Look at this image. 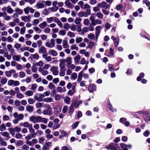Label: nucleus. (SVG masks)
Masks as SVG:
<instances>
[{"label": "nucleus", "instance_id": "obj_52", "mask_svg": "<svg viewBox=\"0 0 150 150\" xmlns=\"http://www.w3.org/2000/svg\"><path fill=\"white\" fill-rule=\"evenodd\" d=\"M33 29L35 32L38 33H40L42 31L39 28L37 27H33Z\"/></svg>", "mask_w": 150, "mask_h": 150}, {"label": "nucleus", "instance_id": "obj_16", "mask_svg": "<svg viewBox=\"0 0 150 150\" xmlns=\"http://www.w3.org/2000/svg\"><path fill=\"white\" fill-rule=\"evenodd\" d=\"M46 52V49L43 46L41 47L38 50V53L39 54L45 53Z\"/></svg>", "mask_w": 150, "mask_h": 150}, {"label": "nucleus", "instance_id": "obj_42", "mask_svg": "<svg viewBox=\"0 0 150 150\" xmlns=\"http://www.w3.org/2000/svg\"><path fill=\"white\" fill-rule=\"evenodd\" d=\"M146 115L144 116V118L145 122L147 123H149L150 121V117L147 115V113L146 114Z\"/></svg>", "mask_w": 150, "mask_h": 150}, {"label": "nucleus", "instance_id": "obj_17", "mask_svg": "<svg viewBox=\"0 0 150 150\" xmlns=\"http://www.w3.org/2000/svg\"><path fill=\"white\" fill-rule=\"evenodd\" d=\"M81 59V57L79 54L77 55L74 58V60L75 62V64L78 65L79 64V61Z\"/></svg>", "mask_w": 150, "mask_h": 150}, {"label": "nucleus", "instance_id": "obj_38", "mask_svg": "<svg viewBox=\"0 0 150 150\" xmlns=\"http://www.w3.org/2000/svg\"><path fill=\"white\" fill-rule=\"evenodd\" d=\"M7 79L6 78H3L1 79L0 82L2 85H4L7 83Z\"/></svg>", "mask_w": 150, "mask_h": 150}, {"label": "nucleus", "instance_id": "obj_2", "mask_svg": "<svg viewBox=\"0 0 150 150\" xmlns=\"http://www.w3.org/2000/svg\"><path fill=\"white\" fill-rule=\"evenodd\" d=\"M59 66L61 70H66V64L65 59H60Z\"/></svg>", "mask_w": 150, "mask_h": 150}, {"label": "nucleus", "instance_id": "obj_46", "mask_svg": "<svg viewBox=\"0 0 150 150\" xmlns=\"http://www.w3.org/2000/svg\"><path fill=\"white\" fill-rule=\"evenodd\" d=\"M6 127L5 125V124L4 123L2 124L0 126V131H3L6 130Z\"/></svg>", "mask_w": 150, "mask_h": 150}, {"label": "nucleus", "instance_id": "obj_33", "mask_svg": "<svg viewBox=\"0 0 150 150\" xmlns=\"http://www.w3.org/2000/svg\"><path fill=\"white\" fill-rule=\"evenodd\" d=\"M59 8V7L57 6H53L51 7H49L48 9L50 10L51 12H55L57 11Z\"/></svg>", "mask_w": 150, "mask_h": 150}, {"label": "nucleus", "instance_id": "obj_7", "mask_svg": "<svg viewBox=\"0 0 150 150\" xmlns=\"http://www.w3.org/2000/svg\"><path fill=\"white\" fill-rule=\"evenodd\" d=\"M58 67L56 66H52L50 70L52 72V74L54 75H57L59 74V71L58 70Z\"/></svg>", "mask_w": 150, "mask_h": 150}, {"label": "nucleus", "instance_id": "obj_53", "mask_svg": "<svg viewBox=\"0 0 150 150\" xmlns=\"http://www.w3.org/2000/svg\"><path fill=\"white\" fill-rule=\"evenodd\" d=\"M83 39L80 37L77 38L76 39L75 41L77 44H78L82 41Z\"/></svg>", "mask_w": 150, "mask_h": 150}, {"label": "nucleus", "instance_id": "obj_20", "mask_svg": "<svg viewBox=\"0 0 150 150\" xmlns=\"http://www.w3.org/2000/svg\"><path fill=\"white\" fill-rule=\"evenodd\" d=\"M44 6V4L40 2L37 3L35 6V7L38 9L43 8Z\"/></svg>", "mask_w": 150, "mask_h": 150}, {"label": "nucleus", "instance_id": "obj_61", "mask_svg": "<svg viewBox=\"0 0 150 150\" xmlns=\"http://www.w3.org/2000/svg\"><path fill=\"white\" fill-rule=\"evenodd\" d=\"M40 16V13L38 11H36L34 13V17L35 18H37L39 17Z\"/></svg>", "mask_w": 150, "mask_h": 150}, {"label": "nucleus", "instance_id": "obj_55", "mask_svg": "<svg viewBox=\"0 0 150 150\" xmlns=\"http://www.w3.org/2000/svg\"><path fill=\"white\" fill-rule=\"evenodd\" d=\"M68 109V107L67 105H64L63 106L62 109V111L63 113H66Z\"/></svg>", "mask_w": 150, "mask_h": 150}, {"label": "nucleus", "instance_id": "obj_23", "mask_svg": "<svg viewBox=\"0 0 150 150\" xmlns=\"http://www.w3.org/2000/svg\"><path fill=\"white\" fill-rule=\"evenodd\" d=\"M30 58L31 59L37 60L39 59V56L38 54L36 53L34 54H31L30 56Z\"/></svg>", "mask_w": 150, "mask_h": 150}, {"label": "nucleus", "instance_id": "obj_32", "mask_svg": "<svg viewBox=\"0 0 150 150\" xmlns=\"http://www.w3.org/2000/svg\"><path fill=\"white\" fill-rule=\"evenodd\" d=\"M10 134L12 136H14L15 134V131L14 128L12 127L9 128L8 129Z\"/></svg>", "mask_w": 150, "mask_h": 150}, {"label": "nucleus", "instance_id": "obj_47", "mask_svg": "<svg viewBox=\"0 0 150 150\" xmlns=\"http://www.w3.org/2000/svg\"><path fill=\"white\" fill-rule=\"evenodd\" d=\"M70 49L72 50H78L79 48L76 44H72L70 46Z\"/></svg>", "mask_w": 150, "mask_h": 150}, {"label": "nucleus", "instance_id": "obj_58", "mask_svg": "<svg viewBox=\"0 0 150 150\" xmlns=\"http://www.w3.org/2000/svg\"><path fill=\"white\" fill-rule=\"evenodd\" d=\"M29 148V146L25 144L23 145L22 147V149L23 150H28Z\"/></svg>", "mask_w": 150, "mask_h": 150}, {"label": "nucleus", "instance_id": "obj_50", "mask_svg": "<svg viewBox=\"0 0 150 150\" xmlns=\"http://www.w3.org/2000/svg\"><path fill=\"white\" fill-rule=\"evenodd\" d=\"M48 87L50 89H54L55 88V86L52 83H50L48 86Z\"/></svg>", "mask_w": 150, "mask_h": 150}, {"label": "nucleus", "instance_id": "obj_9", "mask_svg": "<svg viewBox=\"0 0 150 150\" xmlns=\"http://www.w3.org/2000/svg\"><path fill=\"white\" fill-rule=\"evenodd\" d=\"M101 26H97L95 28L96 32L95 33V38L96 41L98 40V36L100 32Z\"/></svg>", "mask_w": 150, "mask_h": 150}, {"label": "nucleus", "instance_id": "obj_25", "mask_svg": "<svg viewBox=\"0 0 150 150\" xmlns=\"http://www.w3.org/2000/svg\"><path fill=\"white\" fill-rule=\"evenodd\" d=\"M49 53L52 56L56 57L57 54V52L54 50H50L49 51Z\"/></svg>", "mask_w": 150, "mask_h": 150}, {"label": "nucleus", "instance_id": "obj_34", "mask_svg": "<svg viewBox=\"0 0 150 150\" xmlns=\"http://www.w3.org/2000/svg\"><path fill=\"white\" fill-rule=\"evenodd\" d=\"M70 98L68 96H65L64 98V101L67 104H69L70 103Z\"/></svg>", "mask_w": 150, "mask_h": 150}, {"label": "nucleus", "instance_id": "obj_12", "mask_svg": "<svg viewBox=\"0 0 150 150\" xmlns=\"http://www.w3.org/2000/svg\"><path fill=\"white\" fill-rule=\"evenodd\" d=\"M52 142H47L43 146L42 150H49L50 147L51 146Z\"/></svg>", "mask_w": 150, "mask_h": 150}, {"label": "nucleus", "instance_id": "obj_31", "mask_svg": "<svg viewBox=\"0 0 150 150\" xmlns=\"http://www.w3.org/2000/svg\"><path fill=\"white\" fill-rule=\"evenodd\" d=\"M47 23L45 21H43L39 25V27L41 28H45L47 25Z\"/></svg>", "mask_w": 150, "mask_h": 150}, {"label": "nucleus", "instance_id": "obj_29", "mask_svg": "<svg viewBox=\"0 0 150 150\" xmlns=\"http://www.w3.org/2000/svg\"><path fill=\"white\" fill-rule=\"evenodd\" d=\"M26 110L30 112H32L33 110V107L31 105H28L26 106Z\"/></svg>", "mask_w": 150, "mask_h": 150}, {"label": "nucleus", "instance_id": "obj_30", "mask_svg": "<svg viewBox=\"0 0 150 150\" xmlns=\"http://www.w3.org/2000/svg\"><path fill=\"white\" fill-rule=\"evenodd\" d=\"M15 11L18 14L22 15L23 14V12L22 10L18 8H15Z\"/></svg>", "mask_w": 150, "mask_h": 150}, {"label": "nucleus", "instance_id": "obj_15", "mask_svg": "<svg viewBox=\"0 0 150 150\" xmlns=\"http://www.w3.org/2000/svg\"><path fill=\"white\" fill-rule=\"evenodd\" d=\"M65 4L69 8H73L74 7V5L72 4L71 2L68 0L65 1L64 2Z\"/></svg>", "mask_w": 150, "mask_h": 150}, {"label": "nucleus", "instance_id": "obj_4", "mask_svg": "<svg viewBox=\"0 0 150 150\" xmlns=\"http://www.w3.org/2000/svg\"><path fill=\"white\" fill-rule=\"evenodd\" d=\"M52 109L50 106H49L47 109L44 110L42 111V113L44 115H50L52 114Z\"/></svg>", "mask_w": 150, "mask_h": 150}, {"label": "nucleus", "instance_id": "obj_1", "mask_svg": "<svg viewBox=\"0 0 150 150\" xmlns=\"http://www.w3.org/2000/svg\"><path fill=\"white\" fill-rule=\"evenodd\" d=\"M91 13L90 9L87 10L86 11H80L78 13V16L80 17H87Z\"/></svg>", "mask_w": 150, "mask_h": 150}, {"label": "nucleus", "instance_id": "obj_51", "mask_svg": "<svg viewBox=\"0 0 150 150\" xmlns=\"http://www.w3.org/2000/svg\"><path fill=\"white\" fill-rule=\"evenodd\" d=\"M110 149L111 150H117V148L119 147L118 145L117 144L113 145H111Z\"/></svg>", "mask_w": 150, "mask_h": 150}, {"label": "nucleus", "instance_id": "obj_3", "mask_svg": "<svg viewBox=\"0 0 150 150\" xmlns=\"http://www.w3.org/2000/svg\"><path fill=\"white\" fill-rule=\"evenodd\" d=\"M23 11L25 14H28L30 12L33 13L35 11V10L32 7L29 6H27L23 9Z\"/></svg>", "mask_w": 150, "mask_h": 150}, {"label": "nucleus", "instance_id": "obj_48", "mask_svg": "<svg viewBox=\"0 0 150 150\" xmlns=\"http://www.w3.org/2000/svg\"><path fill=\"white\" fill-rule=\"evenodd\" d=\"M64 88V90H63V89H62V87H58L57 88V91H58V92H60V93H61L62 92H64L66 91V90L65 88Z\"/></svg>", "mask_w": 150, "mask_h": 150}, {"label": "nucleus", "instance_id": "obj_8", "mask_svg": "<svg viewBox=\"0 0 150 150\" xmlns=\"http://www.w3.org/2000/svg\"><path fill=\"white\" fill-rule=\"evenodd\" d=\"M13 116L15 118H16L19 121L23 119L24 117V115L23 114H20L18 115L17 112L14 113Z\"/></svg>", "mask_w": 150, "mask_h": 150}, {"label": "nucleus", "instance_id": "obj_5", "mask_svg": "<svg viewBox=\"0 0 150 150\" xmlns=\"http://www.w3.org/2000/svg\"><path fill=\"white\" fill-rule=\"evenodd\" d=\"M6 10L8 14L12 13L14 12V10L10 6H8L7 7H4L2 8V11H5Z\"/></svg>", "mask_w": 150, "mask_h": 150}, {"label": "nucleus", "instance_id": "obj_19", "mask_svg": "<svg viewBox=\"0 0 150 150\" xmlns=\"http://www.w3.org/2000/svg\"><path fill=\"white\" fill-rule=\"evenodd\" d=\"M38 71L43 76H45L48 74V72L47 71L43 69L41 67L39 68Z\"/></svg>", "mask_w": 150, "mask_h": 150}, {"label": "nucleus", "instance_id": "obj_14", "mask_svg": "<svg viewBox=\"0 0 150 150\" xmlns=\"http://www.w3.org/2000/svg\"><path fill=\"white\" fill-rule=\"evenodd\" d=\"M16 72L13 69H11L9 71H6L5 72L6 76L7 77H10L12 75V73H14Z\"/></svg>", "mask_w": 150, "mask_h": 150}, {"label": "nucleus", "instance_id": "obj_21", "mask_svg": "<svg viewBox=\"0 0 150 150\" xmlns=\"http://www.w3.org/2000/svg\"><path fill=\"white\" fill-rule=\"evenodd\" d=\"M72 58L70 57H67L65 59V62H67L66 66L67 67L72 63Z\"/></svg>", "mask_w": 150, "mask_h": 150}, {"label": "nucleus", "instance_id": "obj_49", "mask_svg": "<svg viewBox=\"0 0 150 150\" xmlns=\"http://www.w3.org/2000/svg\"><path fill=\"white\" fill-rule=\"evenodd\" d=\"M81 18L79 17L77 18L74 21V23L76 24H79L81 23Z\"/></svg>", "mask_w": 150, "mask_h": 150}, {"label": "nucleus", "instance_id": "obj_39", "mask_svg": "<svg viewBox=\"0 0 150 150\" xmlns=\"http://www.w3.org/2000/svg\"><path fill=\"white\" fill-rule=\"evenodd\" d=\"M25 94L28 96H32L33 94V92L30 90H28L25 93Z\"/></svg>", "mask_w": 150, "mask_h": 150}, {"label": "nucleus", "instance_id": "obj_13", "mask_svg": "<svg viewBox=\"0 0 150 150\" xmlns=\"http://www.w3.org/2000/svg\"><path fill=\"white\" fill-rule=\"evenodd\" d=\"M7 47L8 51L10 52V54L11 55H12L15 54L14 49L12 48V46L11 45H8Z\"/></svg>", "mask_w": 150, "mask_h": 150}, {"label": "nucleus", "instance_id": "obj_40", "mask_svg": "<svg viewBox=\"0 0 150 150\" xmlns=\"http://www.w3.org/2000/svg\"><path fill=\"white\" fill-rule=\"evenodd\" d=\"M77 75L76 73L74 72L73 73L71 76V79L75 80L77 77Z\"/></svg>", "mask_w": 150, "mask_h": 150}, {"label": "nucleus", "instance_id": "obj_10", "mask_svg": "<svg viewBox=\"0 0 150 150\" xmlns=\"http://www.w3.org/2000/svg\"><path fill=\"white\" fill-rule=\"evenodd\" d=\"M31 16L29 15L27 16H22L21 17V20L25 22H30L31 21Z\"/></svg>", "mask_w": 150, "mask_h": 150}, {"label": "nucleus", "instance_id": "obj_64", "mask_svg": "<svg viewBox=\"0 0 150 150\" xmlns=\"http://www.w3.org/2000/svg\"><path fill=\"white\" fill-rule=\"evenodd\" d=\"M43 31L45 33H49L50 32V29L48 28H46L44 29Z\"/></svg>", "mask_w": 150, "mask_h": 150}, {"label": "nucleus", "instance_id": "obj_18", "mask_svg": "<svg viewBox=\"0 0 150 150\" xmlns=\"http://www.w3.org/2000/svg\"><path fill=\"white\" fill-rule=\"evenodd\" d=\"M61 110V108L59 106H56L54 109V112L55 114L57 115Z\"/></svg>", "mask_w": 150, "mask_h": 150}, {"label": "nucleus", "instance_id": "obj_45", "mask_svg": "<svg viewBox=\"0 0 150 150\" xmlns=\"http://www.w3.org/2000/svg\"><path fill=\"white\" fill-rule=\"evenodd\" d=\"M50 41V48L54 47V46L55 44L54 40L53 39H51Z\"/></svg>", "mask_w": 150, "mask_h": 150}, {"label": "nucleus", "instance_id": "obj_56", "mask_svg": "<svg viewBox=\"0 0 150 150\" xmlns=\"http://www.w3.org/2000/svg\"><path fill=\"white\" fill-rule=\"evenodd\" d=\"M26 28L24 26L21 28L20 29V34L22 35H23L25 31Z\"/></svg>", "mask_w": 150, "mask_h": 150}, {"label": "nucleus", "instance_id": "obj_37", "mask_svg": "<svg viewBox=\"0 0 150 150\" xmlns=\"http://www.w3.org/2000/svg\"><path fill=\"white\" fill-rule=\"evenodd\" d=\"M67 34L68 36L71 38H74L75 36L74 33L70 31H68L67 33Z\"/></svg>", "mask_w": 150, "mask_h": 150}, {"label": "nucleus", "instance_id": "obj_26", "mask_svg": "<svg viewBox=\"0 0 150 150\" xmlns=\"http://www.w3.org/2000/svg\"><path fill=\"white\" fill-rule=\"evenodd\" d=\"M0 133L2 136L4 137H6L8 138H10L9 133L6 132H1Z\"/></svg>", "mask_w": 150, "mask_h": 150}, {"label": "nucleus", "instance_id": "obj_57", "mask_svg": "<svg viewBox=\"0 0 150 150\" xmlns=\"http://www.w3.org/2000/svg\"><path fill=\"white\" fill-rule=\"evenodd\" d=\"M67 67V68H69L73 70L75 69V66L74 64H71Z\"/></svg>", "mask_w": 150, "mask_h": 150}, {"label": "nucleus", "instance_id": "obj_6", "mask_svg": "<svg viewBox=\"0 0 150 150\" xmlns=\"http://www.w3.org/2000/svg\"><path fill=\"white\" fill-rule=\"evenodd\" d=\"M97 6L99 8H104L105 9L108 8L110 7L109 5L105 1H103L101 3H98V4Z\"/></svg>", "mask_w": 150, "mask_h": 150}, {"label": "nucleus", "instance_id": "obj_54", "mask_svg": "<svg viewBox=\"0 0 150 150\" xmlns=\"http://www.w3.org/2000/svg\"><path fill=\"white\" fill-rule=\"evenodd\" d=\"M16 96L18 98L21 99L24 97V96L22 93H17Z\"/></svg>", "mask_w": 150, "mask_h": 150}, {"label": "nucleus", "instance_id": "obj_35", "mask_svg": "<svg viewBox=\"0 0 150 150\" xmlns=\"http://www.w3.org/2000/svg\"><path fill=\"white\" fill-rule=\"evenodd\" d=\"M44 101L47 103H50L53 101V99L51 97L43 99Z\"/></svg>", "mask_w": 150, "mask_h": 150}, {"label": "nucleus", "instance_id": "obj_24", "mask_svg": "<svg viewBox=\"0 0 150 150\" xmlns=\"http://www.w3.org/2000/svg\"><path fill=\"white\" fill-rule=\"evenodd\" d=\"M95 86L93 84H91L89 85L88 89L90 92H93L95 90Z\"/></svg>", "mask_w": 150, "mask_h": 150}, {"label": "nucleus", "instance_id": "obj_62", "mask_svg": "<svg viewBox=\"0 0 150 150\" xmlns=\"http://www.w3.org/2000/svg\"><path fill=\"white\" fill-rule=\"evenodd\" d=\"M90 23V21L88 19H85L83 22V24L86 25H88Z\"/></svg>", "mask_w": 150, "mask_h": 150}, {"label": "nucleus", "instance_id": "obj_36", "mask_svg": "<svg viewBox=\"0 0 150 150\" xmlns=\"http://www.w3.org/2000/svg\"><path fill=\"white\" fill-rule=\"evenodd\" d=\"M62 45L63 47L64 48H68L69 47V45L67 44V40H64L62 42Z\"/></svg>", "mask_w": 150, "mask_h": 150}, {"label": "nucleus", "instance_id": "obj_44", "mask_svg": "<svg viewBox=\"0 0 150 150\" xmlns=\"http://www.w3.org/2000/svg\"><path fill=\"white\" fill-rule=\"evenodd\" d=\"M96 15L98 18L100 19H102L103 18V15L100 12H97Z\"/></svg>", "mask_w": 150, "mask_h": 150}, {"label": "nucleus", "instance_id": "obj_28", "mask_svg": "<svg viewBox=\"0 0 150 150\" xmlns=\"http://www.w3.org/2000/svg\"><path fill=\"white\" fill-rule=\"evenodd\" d=\"M21 56L20 55H15L13 56L12 59L13 60L17 61H19L20 60Z\"/></svg>", "mask_w": 150, "mask_h": 150}, {"label": "nucleus", "instance_id": "obj_41", "mask_svg": "<svg viewBox=\"0 0 150 150\" xmlns=\"http://www.w3.org/2000/svg\"><path fill=\"white\" fill-rule=\"evenodd\" d=\"M79 103V102H75L74 103H71V106L73 107H75L77 108L78 107V106L79 105L80 103Z\"/></svg>", "mask_w": 150, "mask_h": 150}, {"label": "nucleus", "instance_id": "obj_11", "mask_svg": "<svg viewBox=\"0 0 150 150\" xmlns=\"http://www.w3.org/2000/svg\"><path fill=\"white\" fill-rule=\"evenodd\" d=\"M30 121L34 123L38 122L39 116L36 117L34 115L30 117L29 118Z\"/></svg>", "mask_w": 150, "mask_h": 150}, {"label": "nucleus", "instance_id": "obj_22", "mask_svg": "<svg viewBox=\"0 0 150 150\" xmlns=\"http://www.w3.org/2000/svg\"><path fill=\"white\" fill-rule=\"evenodd\" d=\"M47 120L45 118H42L41 116H39L38 122H42L45 124H47Z\"/></svg>", "mask_w": 150, "mask_h": 150}, {"label": "nucleus", "instance_id": "obj_27", "mask_svg": "<svg viewBox=\"0 0 150 150\" xmlns=\"http://www.w3.org/2000/svg\"><path fill=\"white\" fill-rule=\"evenodd\" d=\"M34 98L36 100L38 101H42L43 99L42 98L40 97L38 93H36L34 96Z\"/></svg>", "mask_w": 150, "mask_h": 150}, {"label": "nucleus", "instance_id": "obj_63", "mask_svg": "<svg viewBox=\"0 0 150 150\" xmlns=\"http://www.w3.org/2000/svg\"><path fill=\"white\" fill-rule=\"evenodd\" d=\"M54 17H50L47 18V22L48 23H51L53 20Z\"/></svg>", "mask_w": 150, "mask_h": 150}, {"label": "nucleus", "instance_id": "obj_43", "mask_svg": "<svg viewBox=\"0 0 150 150\" xmlns=\"http://www.w3.org/2000/svg\"><path fill=\"white\" fill-rule=\"evenodd\" d=\"M87 37L89 39L91 40H94L95 37V35L92 33L88 34Z\"/></svg>", "mask_w": 150, "mask_h": 150}, {"label": "nucleus", "instance_id": "obj_60", "mask_svg": "<svg viewBox=\"0 0 150 150\" xmlns=\"http://www.w3.org/2000/svg\"><path fill=\"white\" fill-rule=\"evenodd\" d=\"M29 132L30 133H34L35 132L34 129L32 128V125H30L28 128Z\"/></svg>", "mask_w": 150, "mask_h": 150}, {"label": "nucleus", "instance_id": "obj_59", "mask_svg": "<svg viewBox=\"0 0 150 150\" xmlns=\"http://www.w3.org/2000/svg\"><path fill=\"white\" fill-rule=\"evenodd\" d=\"M66 34V31L63 30H60L59 32V34L61 35L64 36Z\"/></svg>", "mask_w": 150, "mask_h": 150}]
</instances>
